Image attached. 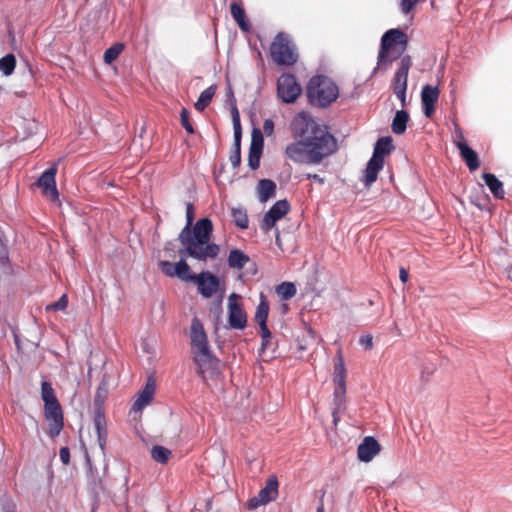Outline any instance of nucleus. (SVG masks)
<instances>
[{
    "instance_id": "c03bdc74",
    "label": "nucleus",
    "mask_w": 512,
    "mask_h": 512,
    "mask_svg": "<svg viewBox=\"0 0 512 512\" xmlns=\"http://www.w3.org/2000/svg\"><path fill=\"white\" fill-rule=\"evenodd\" d=\"M399 1V7L403 14L407 15L409 14L414 7L417 5L419 0H398Z\"/></svg>"
},
{
    "instance_id": "0eeeda50",
    "label": "nucleus",
    "mask_w": 512,
    "mask_h": 512,
    "mask_svg": "<svg viewBox=\"0 0 512 512\" xmlns=\"http://www.w3.org/2000/svg\"><path fill=\"white\" fill-rule=\"evenodd\" d=\"M193 360L197 364L198 374L203 379H214L220 374V361L211 349L202 352H194Z\"/></svg>"
},
{
    "instance_id": "5701e85b",
    "label": "nucleus",
    "mask_w": 512,
    "mask_h": 512,
    "mask_svg": "<svg viewBox=\"0 0 512 512\" xmlns=\"http://www.w3.org/2000/svg\"><path fill=\"white\" fill-rule=\"evenodd\" d=\"M258 199L261 203L275 197L276 184L270 179H262L257 185Z\"/></svg>"
},
{
    "instance_id": "a878e982",
    "label": "nucleus",
    "mask_w": 512,
    "mask_h": 512,
    "mask_svg": "<svg viewBox=\"0 0 512 512\" xmlns=\"http://www.w3.org/2000/svg\"><path fill=\"white\" fill-rule=\"evenodd\" d=\"M482 178L485 182V184L488 186L491 193L499 199L504 198V188L503 183L494 175L491 173H484L482 175Z\"/></svg>"
},
{
    "instance_id": "4be33fe9",
    "label": "nucleus",
    "mask_w": 512,
    "mask_h": 512,
    "mask_svg": "<svg viewBox=\"0 0 512 512\" xmlns=\"http://www.w3.org/2000/svg\"><path fill=\"white\" fill-rule=\"evenodd\" d=\"M156 386L154 381L148 380L145 387L138 394L136 401L133 404V410L138 412L147 406L154 397Z\"/></svg>"
},
{
    "instance_id": "f3484780",
    "label": "nucleus",
    "mask_w": 512,
    "mask_h": 512,
    "mask_svg": "<svg viewBox=\"0 0 512 512\" xmlns=\"http://www.w3.org/2000/svg\"><path fill=\"white\" fill-rule=\"evenodd\" d=\"M190 337L193 354L194 352H202L210 349L203 324L198 318H193L192 320Z\"/></svg>"
},
{
    "instance_id": "6e6552de",
    "label": "nucleus",
    "mask_w": 512,
    "mask_h": 512,
    "mask_svg": "<svg viewBox=\"0 0 512 512\" xmlns=\"http://www.w3.org/2000/svg\"><path fill=\"white\" fill-rule=\"evenodd\" d=\"M412 66V59L409 55H405L401 58L399 68L395 72L393 78V92L400 100L402 107L406 106V91L409 70Z\"/></svg>"
},
{
    "instance_id": "79ce46f5",
    "label": "nucleus",
    "mask_w": 512,
    "mask_h": 512,
    "mask_svg": "<svg viewBox=\"0 0 512 512\" xmlns=\"http://www.w3.org/2000/svg\"><path fill=\"white\" fill-rule=\"evenodd\" d=\"M159 268L166 276L175 277V264L167 260H162L159 262Z\"/></svg>"
},
{
    "instance_id": "4468645a",
    "label": "nucleus",
    "mask_w": 512,
    "mask_h": 512,
    "mask_svg": "<svg viewBox=\"0 0 512 512\" xmlns=\"http://www.w3.org/2000/svg\"><path fill=\"white\" fill-rule=\"evenodd\" d=\"M58 164L54 163L49 169L45 170L36 182V186L42 190V193L51 200H57L59 197L56 188L55 176L57 174Z\"/></svg>"
},
{
    "instance_id": "603ef678",
    "label": "nucleus",
    "mask_w": 512,
    "mask_h": 512,
    "mask_svg": "<svg viewBox=\"0 0 512 512\" xmlns=\"http://www.w3.org/2000/svg\"><path fill=\"white\" fill-rule=\"evenodd\" d=\"M399 277L403 283H406L409 277L408 271L405 268L401 267L399 270Z\"/></svg>"
},
{
    "instance_id": "412c9836",
    "label": "nucleus",
    "mask_w": 512,
    "mask_h": 512,
    "mask_svg": "<svg viewBox=\"0 0 512 512\" xmlns=\"http://www.w3.org/2000/svg\"><path fill=\"white\" fill-rule=\"evenodd\" d=\"M456 146L460 151L462 159L465 161L470 171H475L479 168L480 162L477 153L471 149L464 140L456 142Z\"/></svg>"
},
{
    "instance_id": "39448f33",
    "label": "nucleus",
    "mask_w": 512,
    "mask_h": 512,
    "mask_svg": "<svg viewBox=\"0 0 512 512\" xmlns=\"http://www.w3.org/2000/svg\"><path fill=\"white\" fill-rule=\"evenodd\" d=\"M392 149V139L390 137H382L376 142L373 155L365 170L364 183L366 186H370L376 181L379 171L383 168L384 158Z\"/></svg>"
},
{
    "instance_id": "cd10ccee",
    "label": "nucleus",
    "mask_w": 512,
    "mask_h": 512,
    "mask_svg": "<svg viewBox=\"0 0 512 512\" xmlns=\"http://www.w3.org/2000/svg\"><path fill=\"white\" fill-rule=\"evenodd\" d=\"M269 314V304L266 297L261 293L260 302L256 308L255 321L259 327L267 326V318Z\"/></svg>"
},
{
    "instance_id": "37998d69",
    "label": "nucleus",
    "mask_w": 512,
    "mask_h": 512,
    "mask_svg": "<svg viewBox=\"0 0 512 512\" xmlns=\"http://www.w3.org/2000/svg\"><path fill=\"white\" fill-rule=\"evenodd\" d=\"M193 220H194L193 205L191 203H187V205H186V225L181 231H184V233L187 234L189 232V227H191L193 224Z\"/></svg>"
},
{
    "instance_id": "7ed1b4c3",
    "label": "nucleus",
    "mask_w": 512,
    "mask_h": 512,
    "mask_svg": "<svg viewBox=\"0 0 512 512\" xmlns=\"http://www.w3.org/2000/svg\"><path fill=\"white\" fill-rule=\"evenodd\" d=\"M339 96L338 86L330 78L318 75L310 79L307 85L309 102L318 107H328Z\"/></svg>"
},
{
    "instance_id": "ea45409f",
    "label": "nucleus",
    "mask_w": 512,
    "mask_h": 512,
    "mask_svg": "<svg viewBox=\"0 0 512 512\" xmlns=\"http://www.w3.org/2000/svg\"><path fill=\"white\" fill-rule=\"evenodd\" d=\"M68 305V297L63 294L58 301L46 306L47 311H62L65 310Z\"/></svg>"
},
{
    "instance_id": "09e8293b",
    "label": "nucleus",
    "mask_w": 512,
    "mask_h": 512,
    "mask_svg": "<svg viewBox=\"0 0 512 512\" xmlns=\"http://www.w3.org/2000/svg\"><path fill=\"white\" fill-rule=\"evenodd\" d=\"M336 407L333 409L332 416H333V423L335 426H337L338 421L340 420L339 412L343 406V401L341 400H335Z\"/></svg>"
},
{
    "instance_id": "6e6d98bb",
    "label": "nucleus",
    "mask_w": 512,
    "mask_h": 512,
    "mask_svg": "<svg viewBox=\"0 0 512 512\" xmlns=\"http://www.w3.org/2000/svg\"><path fill=\"white\" fill-rule=\"evenodd\" d=\"M275 240H276V245H277L278 247H281L279 230H278L277 228H276V230H275Z\"/></svg>"
},
{
    "instance_id": "473e14b6",
    "label": "nucleus",
    "mask_w": 512,
    "mask_h": 512,
    "mask_svg": "<svg viewBox=\"0 0 512 512\" xmlns=\"http://www.w3.org/2000/svg\"><path fill=\"white\" fill-rule=\"evenodd\" d=\"M231 216L237 227L241 229L248 228L249 219L246 209H244L243 207H234L231 209Z\"/></svg>"
},
{
    "instance_id": "4c0bfd02",
    "label": "nucleus",
    "mask_w": 512,
    "mask_h": 512,
    "mask_svg": "<svg viewBox=\"0 0 512 512\" xmlns=\"http://www.w3.org/2000/svg\"><path fill=\"white\" fill-rule=\"evenodd\" d=\"M124 49V45L122 43H115L111 47H109L103 55L104 62L106 64L113 63L118 56L121 54V52Z\"/></svg>"
},
{
    "instance_id": "e433bc0d",
    "label": "nucleus",
    "mask_w": 512,
    "mask_h": 512,
    "mask_svg": "<svg viewBox=\"0 0 512 512\" xmlns=\"http://www.w3.org/2000/svg\"><path fill=\"white\" fill-rule=\"evenodd\" d=\"M171 456V451L163 446L156 445L151 449V457L158 463H166Z\"/></svg>"
},
{
    "instance_id": "a19ab883",
    "label": "nucleus",
    "mask_w": 512,
    "mask_h": 512,
    "mask_svg": "<svg viewBox=\"0 0 512 512\" xmlns=\"http://www.w3.org/2000/svg\"><path fill=\"white\" fill-rule=\"evenodd\" d=\"M346 377V369L341 352L337 354V362L334 367V378Z\"/></svg>"
},
{
    "instance_id": "b1692460",
    "label": "nucleus",
    "mask_w": 512,
    "mask_h": 512,
    "mask_svg": "<svg viewBox=\"0 0 512 512\" xmlns=\"http://www.w3.org/2000/svg\"><path fill=\"white\" fill-rule=\"evenodd\" d=\"M94 427L96 430L99 447L104 453L107 442V427L105 417L101 413H97L95 415Z\"/></svg>"
},
{
    "instance_id": "58836bf2",
    "label": "nucleus",
    "mask_w": 512,
    "mask_h": 512,
    "mask_svg": "<svg viewBox=\"0 0 512 512\" xmlns=\"http://www.w3.org/2000/svg\"><path fill=\"white\" fill-rule=\"evenodd\" d=\"M345 378L346 377L334 378V383L336 384V389L334 392L335 400L344 401V395H345V391H346Z\"/></svg>"
},
{
    "instance_id": "4d7b16f0",
    "label": "nucleus",
    "mask_w": 512,
    "mask_h": 512,
    "mask_svg": "<svg viewBox=\"0 0 512 512\" xmlns=\"http://www.w3.org/2000/svg\"><path fill=\"white\" fill-rule=\"evenodd\" d=\"M222 298H223V296H222V294H221V295H220V297H219V300H218V304H217L218 317H219V316H220V314H221Z\"/></svg>"
},
{
    "instance_id": "1a4fd4ad",
    "label": "nucleus",
    "mask_w": 512,
    "mask_h": 512,
    "mask_svg": "<svg viewBox=\"0 0 512 512\" xmlns=\"http://www.w3.org/2000/svg\"><path fill=\"white\" fill-rule=\"evenodd\" d=\"M302 88L292 74H282L277 80V96L284 103H294L301 95Z\"/></svg>"
},
{
    "instance_id": "f704fd0d",
    "label": "nucleus",
    "mask_w": 512,
    "mask_h": 512,
    "mask_svg": "<svg viewBox=\"0 0 512 512\" xmlns=\"http://www.w3.org/2000/svg\"><path fill=\"white\" fill-rule=\"evenodd\" d=\"M296 286L292 282H283L277 286L276 292L282 300H289L296 294Z\"/></svg>"
},
{
    "instance_id": "6ab92c4d",
    "label": "nucleus",
    "mask_w": 512,
    "mask_h": 512,
    "mask_svg": "<svg viewBox=\"0 0 512 512\" xmlns=\"http://www.w3.org/2000/svg\"><path fill=\"white\" fill-rule=\"evenodd\" d=\"M440 90L438 87L425 85L421 91L423 113L430 118L435 112V103L438 101Z\"/></svg>"
},
{
    "instance_id": "c85d7f7f",
    "label": "nucleus",
    "mask_w": 512,
    "mask_h": 512,
    "mask_svg": "<svg viewBox=\"0 0 512 512\" xmlns=\"http://www.w3.org/2000/svg\"><path fill=\"white\" fill-rule=\"evenodd\" d=\"M408 120L409 115L405 110L397 111L391 125L393 133L397 135L403 134L406 131Z\"/></svg>"
},
{
    "instance_id": "2f4dec72",
    "label": "nucleus",
    "mask_w": 512,
    "mask_h": 512,
    "mask_svg": "<svg viewBox=\"0 0 512 512\" xmlns=\"http://www.w3.org/2000/svg\"><path fill=\"white\" fill-rule=\"evenodd\" d=\"M230 9H231V15H232L233 19L237 22V24L239 25L241 30L248 31L249 30V24L245 20V11H244V9L239 4H237L236 2H233L231 4Z\"/></svg>"
},
{
    "instance_id": "9d476101",
    "label": "nucleus",
    "mask_w": 512,
    "mask_h": 512,
    "mask_svg": "<svg viewBox=\"0 0 512 512\" xmlns=\"http://www.w3.org/2000/svg\"><path fill=\"white\" fill-rule=\"evenodd\" d=\"M228 323L232 329L243 330L247 326V314L241 303V296L232 293L228 297Z\"/></svg>"
},
{
    "instance_id": "8fccbe9b",
    "label": "nucleus",
    "mask_w": 512,
    "mask_h": 512,
    "mask_svg": "<svg viewBox=\"0 0 512 512\" xmlns=\"http://www.w3.org/2000/svg\"><path fill=\"white\" fill-rule=\"evenodd\" d=\"M60 460L64 465H68L70 462V450L68 447H62L59 451Z\"/></svg>"
},
{
    "instance_id": "3c124183",
    "label": "nucleus",
    "mask_w": 512,
    "mask_h": 512,
    "mask_svg": "<svg viewBox=\"0 0 512 512\" xmlns=\"http://www.w3.org/2000/svg\"><path fill=\"white\" fill-rule=\"evenodd\" d=\"M274 131V122L271 119H266L263 123V132L269 136Z\"/></svg>"
},
{
    "instance_id": "20e7f679",
    "label": "nucleus",
    "mask_w": 512,
    "mask_h": 512,
    "mask_svg": "<svg viewBox=\"0 0 512 512\" xmlns=\"http://www.w3.org/2000/svg\"><path fill=\"white\" fill-rule=\"evenodd\" d=\"M408 44L407 35L400 29H390L381 38L378 54V66L391 64L406 50Z\"/></svg>"
},
{
    "instance_id": "de8ad7c7",
    "label": "nucleus",
    "mask_w": 512,
    "mask_h": 512,
    "mask_svg": "<svg viewBox=\"0 0 512 512\" xmlns=\"http://www.w3.org/2000/svg\"><path fill=\"white\" fill-rule=\"evenodd\" d=\"M359 344L365 349L370 350L373 348V337L370 334L363 335L359 339Z\"/></svg>"
},
{
    "instance_id": "2eb2a0df",
    "label": "nucleus",
    "mask_w": 512,
    "mask_h": 512,
    "mask_svg": "<svg viewBox=\"0 0 512 512\" xmlns=\"http://www.w3.org/2000/svg\"><path fill=\"white\" fill-rule=\"evenodd\" d=\"M45 419L48 421L49 435L51 438L57 437L63 429V413L58 403L44 405Z\"/></svg>"
},
{
    "instance_id": "49530a36",
    "label": "nucleus",
    "mask_w": 512,
    "mask_h": 512,
    "mask_svg": "<svg viewBox=\"0 0 512 512\" xmlns=\"http://www.w3.org/2000/svg\"><path fill=\"white\" fill-rule=\"evenodd\" d=\"M260 335L262 338V349H266L269 345L270 339H271V332L268 329L267 326L260 327Z\"/></svg>"
},
{
    "instance_id": "f8f14e48",
    "label": "nucleus",
    "mask_w": 512,
    "mask_h": 512,
    "mask_svg": "<svg viewBox=\"0 0 512 512\" xmlns=\"http://www.w3.org/2000/svg\"><path fill=\"white\" fill-rule=\"evenodd\" d=\"M277 495L278 480L275 476H271L267 480L265 487H263L256 496L248 500L247 508L249 510L257 509L258 507L273 501Z\"/></svg>"
},
{
    "instance_id": "9b49d317",
    "label": "nucleus",
    "mask_w": 512,
    "mask_h": 512,
    "mask_svg": "<svg viewBox=\"0 0 512 512\" xmlns=\"http://www.w3.org/2000/svg\"><path fill=\"white\" fill-rule=\"evenodd\" d=\"M193 283L196 284L199 294L206 299L211 298L220 289L218 276L209 271L196 274L193 277Z\"/></svg>"
},
{
    "instance_id": "a211bd4d",
    "label": "nucleus",
    "mask_w": 512,
    "mask_h": 512,
    "mask_svg": "<svg viewBox=\"0 0 512 512\" xmlns=\"http://www.w3.org/2000/svg\"><path fill=\"white\" fill-rule=\"evenodd\" d=\"M263 133L260 129L254 128L251 135V144L248 155V165L256 170L260 165V158L263 150Z\"/></svg>"
},
{
    "instance_id": "423d86ee",
    "label": "nucleus",
    "mask_w": 512,
    "mask_h": 512,
    "mask_svg": "<svg viewBox=\"0 0 512 512\" xmlns=\"http://www.w3.org/2000/svg\"><path fill=\"white\" fill-rule=\"evenodd\" d=\"M270 53L273 61L281 66H292L298 60L295 45L285 33H278L274 38Z\"/></svg>"
},
{
    "instance_id": "393cba45",
    "label": "nucleus",
    "mask_w": 512,
    "mask_h": 512,
    "mask_svg": "<svg viewBox=\"0 0 512 512\" xmlns=\"http://www.w3.org/2000/svg\"><path fill=\"white\" fill-rule=\"evenodd\" d=\"M230 162L234 168L238 167L241 162V125L237 120L236 129H234V144L230 154Z\"/></svg>"
},
{
    "instance_id": "c9c22d12",
    "label": "nucleus",
    "mask_w": 512,
    "mask_h": 512,
    "mask_svg": "<svg viewBox=\"0 0 512 512\" xmlns=\"http://www.w3.org/2000/svg\"><path fill=\"white\" fill-rule=\"evenodd\" d=\"M16 66V58L13 54H7L0 59V71L5 76H9L13 73Z\"/></svg>"
},
{
    "instance_id": "f257e3e1",
    "label": "nucleus",
    "mask_w": 512,
    "mask_h": 512,
    "mask_svg": "<svg viewBox=\"0 0 512 512\" xmlns=\"http://www.w3.org/2000/svg\"><path fill=\"white\" fill-rule=\"evenodd\" d=\"M291 131L296 138H303L311 150L313 161L319 164L337 149L336 139L325 126L318 124L307 113H298L291 122Z\"/></svg>"
},
{
    "instance_id": "a18cd8bd",
    "label": "nucleus",
    "mask_w": 512,
    "mask_h": 512,
    "mask_svg": "<svg viewBox=\"0 0 512 512\" xmlns=\"http://www.w3.org/2000/svg\"><path fill=\"white\" fill-rule=\"evenodd\" d=\"M180 117H181V124L185 128V130L190 134L194 133L193 126L189 121L188 111L185 108H183L181 110Z\"/></svg>"
},
{
    "instance_id": "7c9ffc66",
    "label": "nucleus",
    "mask_w": 512,
    "mask_h": 512,
    "mask_svg": "<svg viewBox=\"0 0 512 512\" xmlns=\"http://www.w3.org/2000/svg\"><path fill=\"white\" fill-rule=\"evenodd\" d=\"M186 256H182V258L175 264V276L183 281H191L193 282V277L196 274L190 273V267L185 261Z\"/></svg>"
},
{
    "instance_id": "13d9d810",
    "label": "nucleus",
    "mask_w": 512,
    "mask_h": 512,
    "mask_svg": "<svg viewBox=\"0 0 512 512\" xmlns=\"http://www.w3.org/2000/svg\"><path fill=\"white\" fill-rule=\"evenodd\" d=\"M317 512H325V511H324V505H323V503H322V502H321V503H320V505L318 506V508H317Z\"/></svg>"
},
{
    "instance_id": "72a5a7b5",
    "label": "nucleus",
    "mask_w": 512,
    "mask_h": 512,
    "mask_svg": "<svg viewBox=\"0 0 512 512\" xmlns=\"http://www.w3.org/2000/svg\"><path fill=\"white\" fill-rule=\"evenodd\" d=\"M41 398L44 402V405H51L54 403H58V400L55 396L54 389L51 383L47 381H43L41 384Z\"/></svg>"
},
{
    "instance_id": "5fc2aeb1",
    "label": "nucleus",
    "mask_w": 512,
    "mask_h": 512,
    "mask_svg": "<svg viewBox=\"0 0 512 512\" xmlns=\"http://www.w3.org/2000/svg\"><path fill=\"white\" fill-rule=\"evenodd\" d=\"M237 120L240 122L239 113H238L237 108H233V126H234V129H236Z\"/></svg>"
},
{
    "instance_id": "c756f323",
    "label": "nucleus",
    "mask_w": 512,
    "mask_h": 512,
    "mask_svg": "<svg viewBox=\"0 0 512 512\" xmlns=\"http://www.w3.org/2000/svg\"><path fill=\"white\" fill-rule=\"evenodd\" d=\"M215 92L216 87L213 85L202 91L194 105L195 109L200 112L204 111L205 108L210 104Z\"/></svg>"
},
{
    "instance_id": "aec40b11",
    "label": "nucleus",
    "mask_w": 512,
    "mask_h": 512,
    "mask_svg": "<svg viewBox=\"0 0 512 512\" xmlns=\"http://www.w3.org/2000/svg\"><path fill=\"white\" fill-rule=\"evenodd\" d=\"M380 452V445L373 437H365L358 446V458L363 462H370Z\"/></svg>"
},
{
    "instance_id": "f03ea898",
    "label": "nucleus",
    "mask_w": 512,
    "mask_h": 512,
    "mask_svg": "<svg viewBox=\"0 0 512 512\" xmlns=\"http://www.w3.org/2000/svg\"><path fill=\"white\" fill-rule=\"evenodd\" d=\"M212 232V221L209 218L199 219L193 229L189 227L187 234L184 231L180 232L178 239L183 248L179 250V254L204 262L208 259H215L220 252V247L216 243L210 242Z\"/></svg>"
},
{
    "instance_id": "bb28decb",
    "label": "nucleus",
    "mask_w": 512,
    "mask_h": 512,
    "mask_svg": "<svg viewBox=\"0 0 512 512\" xmlns=\"http://www.w3.org/2000/svg\"><path fill=\"white\" fill-rule=\"evenodd\" d=\"M249 260V256L243 251L239 249H233L228 255L227 262L230 268L243 269Z\"/></svg>"
},
{
    "instance_id": "864d4df0",
    "label": "nucleus",
    "mask_w": 512,
    "mask_h": 512,
    "mask_svg": "<svg viewBox=\"0 0 512 512\" xmlns=\"http://www.w3.org/2000/svg\"><path fill=\"white\" fill-rule=\"evenodd\" d=\"M307 178L308 179H312V180H315L319 183H324V179L322 177H320L318 174H307Z\"/></svg>"
},
{
    "instance_id": "dca6fc26",
    "label": "nucleus",
    "mask_w": 512,
    "mask_h": 512,
    "mask_svg": "<svg viewBox=\"0 0 512 512\" xmlns=\"http://www.w3.org/2000/svg\"><path fill=\"white\" fill-rule=\"evenodd\" d=\"M298 139V141L286 147L287 157L298 163L318 164L317 161L312 160L311 150L308 148L306 141L303 138Z\"/></svg>"
},
{
    "instance_id": "ddd939ff",
    "label": "nucleus",
    "mask_w": 512,
    "mask_h": 512,
    "mask_svg": "<svg viewBox=\"0 0 512 512\" xmlns=\"http://www.w3.org/2000/svg\"><path fill=\"white\" fill-rule=\"evenodd\" d=\"M290 210V204L287 200L277 201L269 211L263 216L260 223V228L264 233H268L275 227L277 221L282 219Z\"/></svg>"
}]
</instances>
